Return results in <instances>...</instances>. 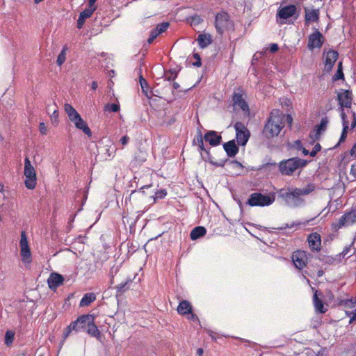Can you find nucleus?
Segmentation results:
<instances>
[{"instance_id": "b1692460", "label": "nucleus", "mask_w": 356, "mask_h": 356, "mask_svg": "<svg viewBox=\"0 0 356 356\" xmlns=\"http://www.w3.org/2000/svg\"><path fill=\"white\" fill-rule=\"evenodd\" d=\"M197 40L201 48H205L211 43L212 38L210 34L202 33L198 35Z\"/></svg>"}, {"instance_id": "a18cd8bd", "label": "nucleus", "mask_w": 356, "mask_h": 356, "mask_svg": "<svg viewBox=\"0 0 356 356\" xmlns=\"http://www.w3.org/2000/svg\"><path fill=\"white\" fill-rule=\"evenodd\" d=\"M159 35V33L156 32V31L155 29H153L150 32V35H149V37L147 40V42L149 44H151L154 40Z\"/></svg>"}, {"instance_id": "de8ad7c7", "label": "nucleus", "mask_w": 356, "mask_h": 356, "mask_svg": "<svg viewBox=\"0 0 356 356\" xmlns=\"http://www.w3.org/2000/svg\"><path fill=\"white\" fill-rule=\"evenodd\" d=\"M291 147H293L297 150H300V149H302L303 146L302 145L301 141L300 140H297L293 143V144L291 145Z\"/></svg>"}, {"instance_id": "39448f33", "label": "nucleus", "mask_w": 356, "mask_h": 356, "mask_svg": "<svg viewBox=\"0 0 356 356\" xmlns=\"http://www.w3.org/2000/svg\"><path fill=\"white\" fill-rule=\"evenodd\" d=\"M275 201L273 195L270 196L260 193H254L250 195L247 204L251 207H265L269 206Z\"/></svg>"}, {"instance_id": "4468645a", "label": "nucleus", "mask_w": 356, "mask_h": 356, "mask_svg": "<svg viewBox=\"0 0 356 356\" xmlns=\"http://www.w3.org/2000/svg\"><path fill=\"white\" fill-rule=\"evenodd\" d=\"M309 247L312 251L318 252L321 248V237L317 232L310 234L307 237Z\"/></svg>"}, {"instance_id": "338daca9", "label": "nucleus", "mask_w": 356, "mask_h": 356, "mask_svg": "<svg viewBox=\"0 0 356 356\" xmlns=\"http://www.w3.org/2000/svg\"><path fill=\"white\" fill-rule=\"evenodd\" d=\"M300 151H302V154L305 155V156H307L308 154H309L310 152H309V151L307 149H306L304 147L302 148V149H300Z\"/></svg>"}, {"instance_id": "ea45409f", "label": "nucleus", "mask_w": 356, "mask_h": 356, "mask_svg": "<svg viewBox=\"0 0 356 356\" xmlns=\"http://www.w3.org/2000/svg\"><path fill=\"white\" fill-rule=\"evenodd\" d=\"M140 86H141V88H142L143 92L145 93V95L147 97H149V95H148V93H147V81H146V80L142 76H140Z\"/></svg>"}, {"instance_id": "72a5a7b5", "label": "nucleus", "mask_w": 356, "mask_h": 356, "mask_svg": "<svg viewBox=\"0 0 356 356\" xmlns=\"http://www.w3.org/2000/svg\"><path fill=\"white\" fill-rule=\"evenodd\" d=\"M67 49V47L65 46L57 58L56 63L59 66L62 65L65 61Z\"/></svg>"}, {"instance_id": "c756f323", "label": "nucleus", "mask_w": 356, "mask_h": 356, "mask_svg": "<svg viewBox=\"0 0 356 356\" xmlns=\"http://www.w3.org/2000/svg\"><path fill=\"white\" fill-rule=\"evenodd\" d=\"M327 124V118H322L320 124L318 126V129L315 131L314 136L310 135L311 138H312L314 140L318 139L321 131H324Z\"/></svg>"}, {"instance_id": "864d4df0", "label": "nucleus", "mask_w": 356, "mask_h": 356, "mask_svg": "<svg viewBox=\"0 0 356 356\" xmlns=\"http://www.w3.org/2000/svg\"><path fill=\"white\" fill-rule=\"evenodd\" d=\"M347 132H348V129H346V127H343L340 139H339V143H342L345 140V139L346 138V136H347Z\"/></svg>"}, {"instance_id": "dca6fc26", "label": "nucleus", "mask_w": 356, "mask_h": 356, "mask_svg": "<svg viewBox=\"0 0 356 356\" xmlns=\"http://www.w3.org/2000/svg\"><path fill=\"white\" fill-rule=\"evenodd\" d=\"M234 107L240 108L245 113L249 112V106L241 93L234 92L232 97Z\"/></svg>"}, {"instance_id": "5701e85b", "label": "nucleus", "mask_w": 356, "mask_h": 356, "mask_svg": "<svg viewBox=\"0 0 356 356\" xmlns=\"http://www.w3.org/2000/svg\"><path fill=\"white\" fill-rule=\"evenodd\" d=\"M313 303L316 312L324 314L327 312V309L324 308L322 300L318 298V291H316L313 296Z\"/></svg>"}, {"instance_id": "aec40b11", "label": "nucleus", "mask_w": 356, "mask_h": 356, "mask_svg": "<svg viewBox=\"0 0 356 356\" xmlns=\"http://www.w3.org/2000/svg\"><path fill=\"white\" fill-rule=\"evenodd\" d=\"M73 122L77 129H81L83 132L90 136L92 135L91 131L87 124L83 121L81 118V115L79 114L74 119L71 120Z\"/></svg>"}, {"instance_id": "8fccbe9b", "label": "nucleus", "mask_w": 356, "mask_h": 356, "mask_svg": "<svg viewBox=\"0 0 356 356\" xmlns=\"http://www.w3.org/2000/svg\"><path fill=\"white\" fill-rule=\"evenodd\" d=\"M350 174L353 177V181L356 180V161L351 165Z\"/></svg>"}, {"instance_id": "2f4dec72", "label": "nucleus", "mask_w": 356, "mask_h": 356, "mask_svg": "<svg viewBox=\"0 0 356 356\" xmlns=\"http://www.w3.org/2000/svg\"><path fill=\"white\" fill-rule=\"evenodd\" d=\"M37 183L36 176L26 175L25 176L24 184L28 189L35 188Z\"/></svg>"}, {"instance_id": "a19ab883", "label": "nucleus", "mask_w": 356, "mask_h": 356, "mask_svg": "<svg viewBox=\"0 0 356 356\" xmlns=\"http://www.w3.org/2000/svg\"><path fill=\"white\" fill-rule=\"evenodd\" d=\"M105 109L112 112H118L120 110V106L117 104H106Z\"/></svg>"}, {"instance_id": "2eb2a0df", "label": "nucleus", "mask_w": 356, "mask_h": 356, "mask_svg": "<svg viewBox=\"0 0 356 356\" xmlns=\"http://www.w3.org/2000/svg\"><path fill=\"white\" fill-rule=\"evenodd\" d=\"M64 282V277L62 275L57 273H51L47 280L49 287L55 291Z\"/></svg>"}, {"instance_id": "774afa93", "label": "nucleus", "mask_w": 356, "mask_h": 356, "mask_svg": "<svg viewBox=\"0 0 356 356\" xmlns=\"http://www.w3.org/2000/svg\"><path fill=\"white\" fill-rule=\"evenodd\" d=\"M191 315L190 318H191V320H193V321H197V320H198V318H197V315H196V314H193L192 312H191Z\"/></svg>"}, {"instance_id": "4be33fe9", "label": "nucleus", "mask_w": 356, "mask_h": 356, "mask_svg": "<svg viewBox=\"0 0 356 356\" xmlns=\"http://www.w3.org/2000/svg\"><path fill=\"white\" fill-rule=\"evenodd\" d=\"M223 147L229 157L234 156L238 152V147L236 146L234 140H230L225 143Z\"/></svg>"}, {"instance_id": "58836bf2", "label": "nucleus", "mask_w": 356, "mask_h": 356, "mask_svg": "<svg viewBox=\"0 0 356 356\" xmlns=\"http://www.w3.org/2000/svg\"><path fill=\"white\" fill-rule=\"evenodd\" d=\"M131 282V279H129L127 280L126 282H122L120 283V284H118L117 286H116V289L118 290V291L119 292H123L128 287H127V285Z\"/></svg>"}, {"instance_id": "13d9d810", "label": "nucleus", "mask_w": 356, "mask_h": 356, "mask_svg": "<svg viewBox=\"0 0 356 356\" xmlns=\"http://www.w3.org/2000/svg\"><path fill=\"white\" fill-rule=\"evenodd\" d=\"M345 305L346 307H354L355 305H356V300L354 302L353 301V300H347L345 302Z\"/></svg>"}, {"instance_id": "4c0bfd02", "label": "nucleus", "mask_w": 356, "mask_h": 356, "mask_svg": "<svg viewBox=\"0 0 356 356\" xmlns=\"http://www.w3.org/2000/svg\"><path fill=\"white\" fill-rule=\"evenodd\" d=\"M169 25H170V24L168 22H163L161 24H158L154 29L156 31V32L159 35V34L165 32L169 27Z\"/></svg>"}, {"instance_id": "5fc2aeb1", "label": "nucleus", "mask_w": 356, "mask_h": 356, "mask_svg": "<svg viewBox=\"0 0 356 356\" xmlns=\"http://www.w3.org/2000/svg\"><path fill=\"white\" fill-rule=\"evenodd\" d=\"M129 141V137L128 136H124L123 137L121 138L120 142L121 143V144L123 145V146H125L128 144Z\"/></svg>"}, {"instance_id": "f03ea898", "label": "nucleus", "mask_w": 356, "mask_h": 356, "mask_svg": "<svg viewBox=\"0 0 356 356\" xmlns=\"http://www.w3.org/2000/svg\"><path fill=\"white\" fill-rule=\"evenodd\" d=\"M284 127V122L282 113L280 110L274 109L271 111L270 117L265 124L264 134L268 138L277 136Z\"/></svg>"}, {"instance_id": "6e6d98bb", "label": "nucleus", "mask_w": 356, "mask_h": 356, "mask_svg": "<svg viewBox=\"0 0 356 356\" xmlns=\"http://www.w3.org/2000/svg\"><path fill=\"white\" fill-rule=\"evenodd\" d=\"M202 22V19L199 16H195L192 17L191 24H198Z\"/></svg>"}, {"instance_id": "f704fd0d", "label": "nucleus", "mask_w": 356, "mask_h": 356, "mask_svg": "<svg viewBox=\"0 0 356 356\" xmlns=\"http://www.w3.org/2000/svg\"><path fill=\"white\" fill-rule=\"evenodd\" d=\"M15 332L10 330H8L5 334V343L9 346H10L14 340Z\"/></svg>"}, {"instance_id": "37998d69", "label": "nucleus", "mask_w": 356, "mask_h": 356, "mask_svg": "<svg viewBox=\"0 0 356 356\" xmlns=\"http://www.w3.org/2000/svg\"><path fill=\"white\" fill-rule=\"evenodd\" d=\"M352 245L353 244L345 247L343 251L339 254V256H342V257H345L346 256H348V257H350L352 254L348 255V254L352 250Z\"/></svg>"}, {"instance_id": "bb28decb", "label": "nucleus", "mask_w": 356, "mask_h": 356, "mask_svg": "<svg viewBox=\"0 0 356 356\" xmlns=\"http://www.w3.org/2000/svg\"><path fill=\"white\" fill-rule=\"evenodd\" d=\"M87 333L91 337L99 339L101 336L100 332L96 325L94 324V320L90 323H87Z\"/></svg>"}, {"instance_id": "a878e982", "label": "nucleus", "mask_w": 356, "mask_h": 356, "mask_svg": "<svg viewBox=\"0 0 356 356\" xmlns=\"http://www.w3.org/2000/svg\"><path fill=\"white\" fill-rule=\"evenodd\" d=\"M96 300V296L94 293H86L80 301V307H87L91 302Z\"/></svg>"}, {"instance_id": "6e6552de", "label": "nucleus", "mask_w": 356, "mask_h": 356, "mask_svg": "<svg viewBox=\"0 0 356 356\" xmlns=\"http://www.w3.org/2000/svg\"><path fill=\"white\" fill-rule=\"evenodd\" d=\"M308 261V254L303 250H297L293 253L292 261L296 268L302 270L306 266Z\"/></svg>"}, {"instance_id": "412c9836", "label": "nucleus", "mask_w": 356, "mask_h": 356, "mask_svg": "<svg viewBox=\"0 0 356 356\" xmlns=\"http://www.w3.org/2000/svg\"><path fill=\"white\" fill-rule=\"evenodd\" d=\"M96 8H86L83 12L80 13L79 19L77 20V27L81 29L83 26L85 21L87 18H89L95 10Z\"/></svg>"}, {"instance_id": "4d7b16f0", "label": "nucleus", "mask_w": 356, "mask_h": 356, "mask_svg": "<svg viewBox=\"0 0 356 356\" xmlns=\"http://www.w3.org/2000/svg\"><path fill=\"white\" fill-rule=\"evenodd\" d=\"M39 128H40V131L42 134H47V127L44 124V122H41L40 124V126H39Z\"/></svg>"}, {"instance_id": "bf43d9fd", "label": "nucleus", "mask_w": 356, "mask_h": 356, "mask_svg": "<svg viewBox=\"0 0 356 356\" xmlns=\"http://www.w3.org/2000/svg\"><path fill=\"white\" fill-rule=\"evenodd\" d=\"M353 115V121L351 122V129H354L356 127V113L355 112L352 113Z\"/></svg>"}, {"instance_id": "0eeeda50", "label": "nucleus", "mask_w": 356, "mask_h": 356, "mask_svg": "<svg viewBox=\"0 0 356 356\" xmlns=\"http://www.w3.org/2000/svg\"><path fill=\"white\" fill-rule=\"evenodd\" d=\"M232 26L229 16L227 13L222 12L216 15L215 26L218 33L222 34Z\"/></svg>"}, {"instance_id": "6ab92c4d", "label": "nucleus", "mask_w": 356, "mask_h": 356, "mask_svg": "<svg viewBox=\"0 0 356 356\" xmlns=\"http://www.w3.org/2000/svg\"><path fill=\"white\" fill-rule=\"evenodd\" d=\"M305 24L318 22L319 19V10L318 9H308L305 8Z\"/></svg>"}, {"instance_id": "a211bd4d", "label": "nucleus", "mask_w": 356, "mask_h": 356, "mask_svg": "<svg viewBox=\"0 0 356 356\" xmlns=\"http://www.w3.org/2000/svg\"><path fill=\"white\" fill-rule=\"evenodd\" d=\"M204 139L205 141L209 142L211 146L214 147L220 144L222 137L215 131H209L205 134Z\"/></svg>"}, {"instance_id": "393cba45", "label": "nucleus", "mask_w": 356, "mask_h": 356, "mask_svg": "<svg viewBox=\"0 0 356 356\" xmlns=\"http://www.w3.org/2000/svg\"><path fill=\"white\" fill-rule=\"evenodd\" d=\"M192 312V307L188 301L182 300L177 307V312L179 314L185 315Z\"/></svg>"}, {"instance_id": "49530a36", "label": "nucleus", "mask_w": 356, "mask_h": 356, "mask_svg": "<svg viewBox=\"0 0 356 356\" xmlns=\"http://www.w3.org/2000/svg\"><path fill=\"white\" fill-rule=\"evenodd\" d=\"M177 72L170 70L165 74V79L168 81L175 80L177 77Z\"/></svg>"}, {"instance_id": "9b49d317", "label": "nucleus", "mask_w": 356, "mask_h": 356, "mask_svg": "<svg viewBox=\"0 0 356 356\" xmlns=\"http://www.w3.org/2000/svg\"><path fill=\"white\" fill-rule=\"evenodd\" d=\"M337 100L341 111L344 108H350L352 104V92L348 90L341 89L337 94Z\"/></svg>"}, {"instance_id": "f3484780", "label": "nucleus", "mask_w": 356, "mask_h": 356, "mask_svg": "<svg viewBox=\"0 0 356 356\" xmlns=\"http://www.w3.org/2000/svg\"><path fill=\"white\" fill-rule=\"evenodd\" d=\"M339 54L337 51L334 50L328 51L325 56V69L330 71L338 58Z\"/></svg>"}, {"instance_id": "79ce46f5", "label": "nucleus", "mask_w": 356, "mask_h": 356, "mask_svg": "<svg viewBox=\"0 0 356 356\" xmlns=\"http://www.w3.org/2000/svg\"><path fill=\"white\" fill-rule=\"evenodd\" d=\"M341 120H342V124H343V127H346V129H348V121L347 120V117H346V115L344 112V109H342V111H341Z\"/></svg>"}, {"instance_id": "603ef678", "label": "nucleus", "mask_w": 356, "mask_h": 356, "mask_svg": "<svg viewBox=\"0 0 356 356\" xmlns=\"http://www.w3.org/2000/svg\"><path fill=\"white\" fill-rule=\"evenodd\" d=\"M346 314L348 316H350V323H351L353 321H356V309L350 313L346 312Z\"/></svg>"}, {"instance_id": "69168bd1", "label": "nucleus", "mask_w": 356, "mask_h": 356, "mask_svg": "<svg viewBox=\"0 0 356 356\" xmlns=\"http://www.w3.org/2000/svg\"><path fill=\"white\" fill-rule=\"evenodd\" d=\"M97 86H97V81H92V82L91 88H92V90H96Z\"/></svg>"}, {"instance_id": "e2e57ef3", "label": "nucleus", "mask_w": 356, "mask_h": 356, "mask_svg": "<svg viewBox=\"0 0 356 356\" xmlns=\"http://www.w3.org/2000/svg\"><path fill=\"white\" fill-rule=\"evenodd\" d=\"M350 154H351L352 156H356V145H355L352 147V149H351V150H350Z\"/></svg>"}, {"instance_id": "1a4fd4ad", "label": "nucleus", "mask_w": 356, "mask_h": 356, "mask_svg": "<svg viewBox=\"0 0 356 356\" xmlns=\"http://www.w3.org/2000/svg\"><path fill=\"white\" fill-rule=\"evenodd\" d=\"M234 128L236 132V139L238 143L244 145L248 140L250 134L244 124L241 122H237L234 124Z\"/></svg>"}, {"instance_id": "c03bdc74", "label": "nucleus", "mask_w": 356, "mask_h": 356, "mask_svg": "<svg viewBox=\"0 0 356 356\" xmlns=\"http://www.w3.org/2000/svg\"><path fill=\"white\" fill-rule=\"evenodd\" d=\"M321 145H320L319 143H316V144L314 145V147L313 149L310 152L309 155H310L312 157H314V156L316 155V154H317L319 151H321Z\"/></svg>"}, {"instance_id": "cd10ccee", "label": "nucleus", "mask_w": 356, "mask_h": 356, "mask_svg": "<svg viewBox=\"0 0 356 356\" xmlns=\"http://www.w3.org/2000/svg\"><path fill=\"white\" fill-rule=\"evenodd\" d=\"M207 231L204 227H196L191 232L190 236L192 240H196L205 235Z\"/></svg>"}, {"instance_id": "c9c22d12", "label": "nucleus", "mask_w": 356, "mask_h": 356, "mask_svg": "<svg viewBox=\"0 0 356 356\" xmlns=\"http://www.w3.org/2000/svg\"><path fill=\"white\" fill-rule=\"evenodd\" d=\"M343 78H344V75H343V70H342V63L339 62L338 64L337 71L336 74H334V76H333V80L336 81V80H339V79H343Z\"/></svg>"}, {"instance_id": "0e129e2a", "label": "nucleus", "mask_w": 356, "mask_h": 356, "mask_svg": "<svg viewBox=\"0 0 356 356\" xmlns=\"http://www.w3.org/2000/svg\"><path fill=\"white\" fill-rule=\"evenodd\" d=\"M203 353H204V350L202 348H199L197 350V355L198 356H203Z\"/></svg>"}, {"instance_id": "20e7f679", "label": "nucleus", "mask_w": 356, "mask_h": 356, "mask_svg": "<svg viewBox=\"0 0 356 356\" xmlns=\"http://www.w3.org/2000/svg\"><path fill=\"white\" fill-rule=\"evenodd\" d=\"M93 321V316L92 315H82L79 316L76 321H73L68 325L63 332V336L65 339L71 333L72 330L76 332L85 328L87 323H90Z\"/></svg>"}, {"instance_id": "423d86ee", "label": "nucleus", "mask_w": 356, "mask_h": 356, "mask_svg": "<svg viewBox=\"0 0 356 356\" xmlns=\"http://www.w3.org/2000/svg\"><path fill=\"white\" fill-rule=\"evenodd\" d=\"M355 222H356V209L344 213L336 222L332 223V227L337 231L343 227L350 226Z\"/></svg>"}, {"instance_id": "7ed1b4c3", "label": "nucleus", "mask_w": 356, "mask_h": 356, "mask_svg": "<svg viewBox=\"0 0 356 356\" xmlns=\"http://www.w3.org/2000/svg\"><path fill=\"white\" fill-rule=\"evenodd\" d=\"M308 161L298 157H293L280 162L278 167L282 175L291 176L293 172L307 165Z\"/></svg>"}, {"instance_id": "473e14b6", "label": "nucleus", "mask_w": 356, "mask_h": 356, "mask_svg": "<svg viewBox=\"0 0 356 356\" xmlns=\"http://www.w3.org/2000/svg\"><path fill=\"white\" fill-rule=\"evenodd\" d=\"M65 111L70 120L74 119L79 115L77 111L69 104H65Z\"/></svg>"}, {"instance_id": "f8f14e48", "label": "nucleus", "mask_w": 356, "mask_h": 356, "mask_svg": "<svg viewBox=\"0 0 356 356\" xmlns=\"http://www.w3.org/2000/svg\"><path fill=\"white\" fill-rule=\"evenodd\" d=\"M323 42L324 38L323 35L316 30L314 33L309 35L307 47L311 50L314 48H321Z\"/></svg>"}, {"instance_id": "09e8293b", "label": "nucleus", "mask_w": 356, "mask_h": 356, "mask_svg": "<svg viewBox=\"0 0 356 356\" xmlns=\"http://www.w3.org/2000/svg\"><path fill=\"white\" fill-rule=\"evenodd\" d=\"M193 57L196 60V61L193 63V65L195 67H200L202 63L200 55L195 53L193 54Z\"/></svg>"}, {"instance_id": "ddd939ff", "label": "nucleus", "mask_w": 356, "mask_h": 356, "mask_svg": "<svg viewBox=\"0 0 356 356\" xmlns=\"http://www.w3.org/2000/svg\"><path fill=\"white\" fill-rule=\"evenodd\" d=\"M297 11L296 6L295 5H289L280 8L277 13V18L280 19H287L291 17H293Z\"/></svg>"}, {"instance_id": "680f3d73", "label": "nucleus", "mask_w": 356, "mask_h": 356, "mask_svg": "<svg viewBox=\"0 0 356 356\" xmlns=\"http://www.w3.org/2000/svg\"><path fill=\"white\" fill-rule=\"evenodd\" d=\"M97 0H88V8H96L94 4Z\"/></svg>"}, {"instance_id": "c85d7f7f", "label": "nucleus", "mask_w": 356, "mask_h": 356, "mask_svg": "<svg viewBox=\"0 0 356 356\" xmlns=\"http://www.w3.org/2000/svg\"><path fill=\"white\" fill-rule=\"evenodd\" d=\"M24 176H26V175L36 176L35 170L28 157H26L24 159Z\"/></svg>"}, {"instance_id": "f257e3e1", "label": "nucleus", "mask_w": 356, "mask_h": 356, "mask_svg": "<svg viewBox=\"0 0 356 356\" xmlns=\"http://www.w3.org/2000/svg\"><path fill=\"white\" fill-rule=\"evenodd\" d=\"M316 186L309 183L302 188H282L279 191V196L282 198L286 204L291 207L303 206L305 203L304 195H307L314 191Z\"/></svg>"}, {"instance_id": "052dcab7", "label": "nucleus", "mask_w": 356, "mask_h": 356, "mask_svg": "<svg viewBox=\"0 0 356 356\" xmlns=\"http://www.w3.org/2000/svg\"><path fill=\"white\" fill-rule=\"evenodd\" d=\"M279 47L278 45L275 43H273L270 45V51L273 53L276 52L278 50Z\"/></svg>"}, {"instance_id": "9d476101", "label": "nucleus", "mask_w": 356, "mask_h": 356, "mask_svg": "<svg viewBox=\"0 0 356 356\" xmlns=\"http://www.w3.org/2000/svg\"><path fill=\"white\" fill-rule=\"evenodd\" d=\"M20 254L22 261L24 263L31 262V250L29 246L28 240L24 232L21 234L20 239Z\"/></svg>"}, {"instance_id": "e433bc0d", "label": "nucleus", "mask_w": 356, "mask_h": 356, "mask_svg": "<svg viewBox=\"0 0 356 356\" xmlns=\"http://www.w3.org/2000/svg\"><path fill=\"white\" fill-rule=\"evenodd\" d=\"M53 106L54 108L52 111V114L51 115V120L52 123L56 125L58 122V111L56 104H54Z\"/></svg>"}, {"instance_id": "7c9ffc66", "label": "nucleus", "mask_w": 356, "mask_h": 356, "mask_svg": "<svg viewBox=\"0 0 356 356\" xmlns=\"http://www.w3.org/2000/svg\"><path fill=\"white\" fill-rule=\"evenodd\" d=\"M203 140H204V137H202L201 131H199L193 142L197 145L200 152H204L206 154H209V151L204 147Z\"/></svg>"}, {"instance_id": "3c124183", "label": "nucleus", "mask_w": 356, "mask_h": 356, "mask_svg": "<svg viewBox=\"0 0 356 356\" xmlns=\"http://www.w3.org/2000/svg\"><path fill=\"white\" fill-rule=\"evenodd\" d=\"M167 195V192L165 189L160 190L155 193L156 198H163Z\"/></svg>"}]
</instances>
